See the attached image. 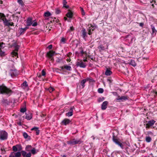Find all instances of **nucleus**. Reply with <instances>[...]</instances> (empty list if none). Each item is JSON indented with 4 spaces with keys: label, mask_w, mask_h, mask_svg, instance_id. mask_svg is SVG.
I'll return each mask as SVG.
<instances>
[{
    "label": "nucleus",
    "mask_w": 157,
    "mask_h": 157,
    "mask_svg": "<svg viewBox=\"0 0 157 157\" xmlns=\"http://www.w3.org/2000/svg\"><path fill=\"white\" fill-rule=\"evenodd\" d=\"M151 4V6H152L153 8L154 7V4L156 3V1L155 0H152V1H151L150 2Z\"/></svg>",
    "instance_id": "79ce46f5"
},
{
    "label": "nucleus",
    "mask_w": 157,
    "mask_h": 157,
    "mask_svg": "<svg viewBox=\"0 0 157 157\" xmlns=\"http://www.w3.org/2000/svg\"><path fill=\"white\" fill-rule=\"evenodd\" d=\"M21 153L20 152H11L9 157H21Z\"/></svg>",
    "instance_id": "0eeeda50"
},
{
    "label": "nucleus",
    "mask_w": 157,
    "mask_h": 157,
    "mask_svg": "<svg viewBox=\"0 0 157 157\" xmlns=\"http://www.w3.org/2000/svg\"><path fill=\"white\" fill-rule=\"evenodd\" d=\"M8 133L5 131H0V139L2 140H5L7 139Z\"/></svg>",
    "instance_id": "20e7f679"
},
{
    "label": "nucleus",
    "mask_w": 157,
    "mask_h": 157,
    "mask_svg": "<svg viewBox=\"0 0 157 157\" xmlns=\"http://www.w3.org/2000/svg\"><path fill=\"white\" fill-rule=\"evenodd\" d=\"M98 92L99 93H102L104 92V90L102 88H99L98 89Z\"/></svg>",
    "instance_id": "4c0bfd02"
},
{
    "label": "nucleus",
    "mask_w": 157,
    "mask_h": 157,
    "mask_svg": "<svg viewBox=\"0 0 157 157\" xmlns=\"http://www.w3.org/2000/svg\"><path fill=\"white\" fill-rule=\"evenodd\" d=\"M19 49V46L18 45H16L15 46V49L13 51L17 52Z\"/></svg>",
    "instance_id": "de8ad7c7"
},
{
    "label": "nucleus",
    "mask_w": 157,
    "mask_h": 157,
    "mask_svg": "<svg viewBox=\"0 0 157 157\" xmlns=\"http://www.w3.org/2000/svg\"><path fill=\"white\" fill-rule=\"evenodd\" d=\"M151 26L152 29L151 35L153 36H155L157 30L155 29V26L153 25H151Z\"/></svg>",
    "instance_id": "dca6fc26"
},
{
    "label": "nucleus",
    "mask_w": 157,
    "mask_h": 157,
    "mask_svg": "<svg viewBox=\"0 0 157 157\" xmlns=\"http://www.w3.org/2000/svg\"><path fill=\"white\" fill-rule=\"evenodd\" d=\"M4 44L3 42H0V49H1V48L2 47V45Z\"/></svg>",
    "instance_id": "e2e57ef3"
},
{
    "label": "nucleus",
    "mask_w": 157,
    "mask_h": 157,
    "mask_svg": "<svg viewBox=\"0 0 157 157\" xmlns=\"http://www.w3.org/2000/svg\"><path fill=\"white\" fill-rule=\"evenodd\" d=\"M51 15V13L49 11H47L44 13V15L46 17H48Z\"/></svg>",
    "instance_id": "c9c22d12"
},
{
    "label": "nucleus",
    "mask_w": 157,
    "mask_h": 157,
    "mask_svg": "<svg viewBox=\"0 0 157 157\" xmlns=\"http://www.w3.org/2000/svg\"><path fill=\"white\" fill-rule=\"evenodd\" d=\"M31 152H29L28 153L26 154L25 157H31Z\"/></svg>",
    "instance_id": "09e8293b"
},
{
    "label": "nucleus",
    "mask_w": 157,
    "mask_h": 157,
    "mask_svg": "<svg viewBox=\"0 0 157 157\" xmlns=\"http://www.w3.org/2000/svg\"><path fill=\"white\" fill-rule=\"evenodd\" d=\"M75 108V107L74 106H73V107H71L70 108L69 110V112H72V113H73V109H74Z\"/></svg>",
    "instance_id": "3c124183"
},
{
    "label": "nucleus",
    "mask_w": 157,
    "mask_h": 157,
    "mask_svg": "<svg viewBox=\"0 0 157 157\" xmlns=\"http://www.w3.org/2000/svg\"><path fill=\"white\" fill-rule=\"evenodd\" d=\"M17 148H19V151L22 149L20 145L17 144L16 145L13 146L12 147L13 150V152H17L18 150Z\"/></svg>",
    "instance_id": "9d476101"
},
{
    "label": "nucleus",
    "mask_w": 157,
    "mask_h": 157,
    "mask_svg": "<svg viewBox=\"0 0 157 157\" xmlns=\"http://www.w3.org/2000/svg\"><path fill=\"white\" fill-rule=\"evenodd\" d=\"M32 26L35 27V26H36V25H37V22H35L33 23V22H32Z\"/></svg>",
    "instance_id": "6e6d98bb"
},
{
    "label": "nucleus",
    "mask_w": 157,
    "mask_h": 157,
    "mask_svg": "<svg viewBox=\"0 0 157 157\" xmlns=\"http://www.w3.org/2000/svg\"><path fill=\"white\" fill-rule=\"evenodd\" d=\"M82 141L81 139H76L75 138L72 139L70 140L67 141V144L71 146H72L77 144H80L82 143Z\"/></svg>",
    "instance_id": "7ed1b4c3"
},
{
    "label": "nucleus",
    "mask_w": 157,
    "mask_h": 157,
    "mask_svg": "<svg viewBox=\"0 0 157 157\" xmlns=\"http://www.w3.org/2000/svg\"><path fill=\"white\" fill-rule=\"evenodd\" d=\"M76 65L77 66H79L81 67L85 68L86 65L83 63L82 60L80 62H78L76 63Z\"/></svg>",
    "instance_id": "4468645a"
},
{
    "label": "nucleus",
    "mask_w": 157,
    "mask_h": 157,
    "mask_svg": "<svg viewBox=\"0 0 157 157\" xmlns=\"http://www.w3.org/2000/svg\"><path fill=\"white\" fill-rule=\"evenodd\" d=\"M27 26H31L32 24V19L31 17H29L27 19L26 22Z\"/></svg>",
    "instance_id": "a211bd4d"
},
{
    "label": "nucleus",
    "mask_w": 157,
    "mask_h": 157,
    "mask_svg": "<svg viewBox=\"0 0 157 157\" xmlns=\"http://www.w3.org/2000/svg\"><path fill=\"white\" fill-rule=\"evenodd\" d=\"M86 79L87 81H89L90 83H94L95 82V81L92 78H87Z\"/></svg>",
    "instance_id": "473e14b6"
},
{
    "label": "nucleus",
    "mask_w": 157,
    "mask_h": 157,
    "mask_svg": "<svg viewBox=\"0 0 157 157\" xmlns=\"http://www.w3.org/2000/svg\"><path fill=\"white\" fill-rule=\"evenodd\" d=\"M82 35L81 36L85 40H86V38L87 37V33L86 31V30L85 29H83L82 31Z\"/></svg>",
    "instance_id": "9b49d317"
},
{
    "label": "nucleus",
    "mask_w": 157,
    "mask_h": 157,
    "mask_svg": "<svg viewBox=\"0 0 157 157\" xmlns=\"http://www.w3.org/2000/svg\"><path fill=\"white\" fill-rule=\"evenodd\" d=\"M26 111V109L25 108H22L21 109L20 111L21 113H24Z\"/></svg>",
    "instance_id": "8fccbe9b"
},
{
    "label": "nucleus",
    "mask_w": 157,
    "mask_h": 157,
    "mask_svg": "<svg viewBox=\"0 0 157 157\" xmlns=\"http://www.w3.org/2000/svg\"><path fill=\"white\" fill-rule=\"evenodd\" d=\"M109 82L110 84V87H111V85H113V79L111 77H109Z\"/></svg>",
    "instance_id": "c756f323"
},
{
    "label": "nucleus",
    "mask_w": 157,
    "mask_h": 157,
    "mask_svg": "<svg viewBox=\"0 0 157 157\" xmlns=\"http://www.w3.org/2000/svg\"><path fill=\"white\" fill-rule=\"evenodd\" d=\"M130 65L132 66L133 67H135L136 66V63L134 60L131 59L130 62L129 63Z\"/></svg>",
    "instance_id": "c85d7f7f"
},
{
    "label": "nucleus",
    "mask_w": 157,
    "mask_h": 157,
    "mask_svg": "<svg viewBox=\"0 0 157 157\" xmlns=\"http://www.w3.org/2000/svg\"><path fill=\"white\" fill-rule=\"evenodd\" d=\"M41 74L42 76H44L46 75V72L45 70L43 69L41 71Z\"/></svg>",
    "instance_id": "603ef678"
},
{
    "label": "nucleus",
    "mask_w": 157,
    "mask_h": 157,
    "mask_svg": "<svg viewBox=\"0 0 157 157\" xmlns=\"http://www.w3.org/2000/svg\"><path fill=\"white\" fill-rule=\"evenodd\" d=\"M155 121L153 120L147 121V123L145 125V128L147 130L150 128H151L152 126L154 125Z\"/></svg>",
    "instance_id": "39448f33"
},
{
    "label": "nucleus",
    "mask_w": 157,
    "mask_h": 157,
    "mask_svg": "<svg viewBox=\"0 0 157 157\" xmlns=\"http://www.w3.org/2000/svg\"><path fill=\"white\" fill-rule=\"evenodd\" d=\"M128 97L127 96H123L120 97V96H118V98H117V100L120 101V100H121L123 101L124 100H126L128 99Z\"/></svg>",
    "instance_id": "f3484780"
},
{
    "label": "nucleus",
    "mask_w": 157,
    "mask_h": 157,
    "mask_svg": "<svg viewBox=\"0 0 157 157\" xmlns=\"http://www.w3.org/2000/svg\"><path fill=\"white\" fill-rule=\"evenodd\" d=\"M12 55L13 56V57H14V56H17V57H18V53L17 52H16L15 51H13L11 53Z\"/></svg>",
    "instance_id": "72a5a7b5"
},
{
    "label": "nucleus",
    "mask_w": 157,
    "mask_h": 157,
    "mask_svg": "<svg viewBox=\"0 0 157 157\" xmlns=\"http://www.w3.org/2000/svg\"><path fill=\"white\" fill-rule=\"evenodd\" d=\"M80 10L81 11V13L82 15H84L85 14L84 10L82 8L80 7Z\"/></svg>",
    "instance_id": "49530a36"
},
{
    "label": "nucleus",
    "mask_w": 157,
    "mask_h": 157,
    "mask_svg": "<svg viewBox=\"0 0 157 157\" xmlns=\"http://www.w3.org/2000/svg\"><path fill=\"white\" fill-rule=\"evenodd\" d=\"M87 82L86 79H85L81 81L80 82V85L81 86L82 88H83L85 87V84Z\"/></svg>",
    "instance_id": "393cba45"
},
{
    "label": "nucleus",
    "mask_w": 157,
    "mask_h": 157,
    "mask_svg": "<svg viewBox=\"0 0 157 157\" xmlns=\"http://www.w3.org/2000/svg\"><path fill=\"white\" fill-rule=\"evenodd\" d=\"M29 27L27 26H26L24 28H21L19 30V33L20 35H21L24 34L25 33L26 30L28 29Z\"/></svg>",
    "instance_id": "2eb2a0df"
},
{
    "label": "nucleus",
    "mask_w": 157,
    "mask_h": 157,
    "mask_svg": "<svg viewBox=\"0 0 157 157\" xmlns=\"http://www.w3.org/2000/svg\"><path fill=\"white\" fill-rule=\"evenodd\" d=\"M31 131L34 130L36 131V135H38L40 133V130H39V128L36 127H34L31 129Z\"/></svg>",
    "instance_id": "412c9836"
},
{
    "label": "nucleus",
    "mask_w": 157,
    "mask_h": 157,
    "mask_svg": "<svg viewBox=\"0 0 157 157\" xmlns=\"http://www.w3.org/2000/svg\"><path fill=\"white\" fill-rule=\"evenodd\" d=\"M21 86L24 89H25L26 88H29L27 82L26 81H25L24 82L21 84Z\"/></svg>",
    "instance_id": "bb28decb"
},
{
    "label": "nucleus",
    "mask_w": 157,
    "mask_h": 157,
    "mask_svg": "<svg viewBox=\"0 0 157 157\" xmlns=\"http://www.w3.org/2000/svg\"><path fill=\"white\" fill-rule=\"evenodd\" d=\"M62 61V59L59 58H58L56 60V62L57 63H60Z\"/></svg>",
    "instance_id": "4d7b16f0"
},
{
    "label": "nucleus",
    "mask_w": 157,
    "mask_h": 157,
    "mask_svg": "<svg viewBox=\"0 0 157 157\" xmlns=\"http://www.w3.org/2000/svg\"><path fill=\"white\" fill-rule=\"evenodd\" d=\"M85 56L87 57L88 58L92 60H94L95 59L94 58L93 56L90 55H87L86 53H85Z\"/></svg>",
    "instance_id": "7c9ffc66"
},
{
    "label": "nucleus",
    "mask_w": 157,
    "mask_h": 157,
    "mask_svg": "<svg viewBox=\"0 0 157 157\" xmlns=\"http://www.w3.org/2000/svg\"><path fill=\"white\" fill-rule=\"evenodd\" d=\"M6 16L5 14L2 13H0V21H2L4 22L5 19H6Z\"/></svg>",
    "instance_id": "aec40b11"
},
{
    "label": "nucleus",
    "mask_w": 157,
    "mask_h": 157,
    "mask_svg": "<svg viewBox=\"0 0 157 157\" xmlns=\"http://www.w3.org/2000/svg\"><path fill=\"white\" fill-rule=\"evenodd\" d=\"M115 133H117V131L113 130L112 132L113 140L114 142L118 145L122 149H124V145L117 140Z\"/></svg>",
    "instance_id": "f03ea898"
},
{
    "label": "nucleus",
    "mask_w": 157,
    "mask_h": 157,
    "mask_svg": "<svg viewBox=\"0 0 157 157\" xmlns=\"http://www.w3.org/2000/svg\"><path fill=\"white\" fill-rule=\"evenodd\" d=\"M139 25L140 26L142 27L144 25V23H139Z\"/></svg>",
    "instance_id": "338daca9"
},
{
    "label": "nucleus",
    "mask_w": 157,
    "mask_h": 157,
    "mask_svg": "<svg viewBox=\"0 0 157 157\" xmlns=\"http://www.w3.org/2000/svg\"><path fill=\"white\" fill-rule=\"evenodd\" d=\"M112 72L110 71V68L109 67V75H110L111 74H112Z\"/></svg>",
    "instance_id": "052dcab7"
},
{
    "label": "nucleus",
    "mask_w": 157,
    "mask_h": 157,
    "mask_svg": "<svg viewBox=\"0 0 157 157\" xmlns=\"http://www.w3.org/2000/svg\"><path fill=\"white\" fill-rule=\"evenodd\" d=\"M33 147L30 145H28L25 147V150L27 151H31Z\"/></svg>",
    "instance_id": "a878e982"
},
{
    "label": "nucleus",
    "mask_w": 157,
    "mask_h": 157,
    "mask_svg": "<svg viewBox=\"0 0 157 157\" xmlns=\"http://www.w3.org/2000/svg\"><path fill=\"white\" fill-rule=\"evenodd\" d=\"M67 3V2L66 0H63V7L65 8L66 9L69 8V6L68 5H66Z\"/></svg>",
    "instance_id": "cd10ccee"
},
{
    "label": "nucleus",
    "mask_w": 157,
    "mask_h": 157,
    "mask_svg": "<svg viewBox=\"0 0 157 157\" xmlns=\"http://www.w3.org/2000/svg\"><path fill=\"white\" fill-rule=\"evenodd\" d=\"M147 134L148 135H150L153 136L154 135V134L151 131H148L147 132Z\"/></svg>",
    "instance_id": "864d4df0"
},
{
    "label": "nucleus",
    "mask_w": 157,
    "mask_h": 157,
    "mask_svg": "<svg viewBox=\"0 0 157 157\" xmlns=\"http://www.w3.org/2000/svg\"><path fill=\"white\" fill-rule=\"evenodd\" d=\"M96 28V26L90 24V26L89 27V28L88 29V34L89 35L91 34L92 33L93 31Z\"/></svg>",
    "instance_id": "423d86ee"
},
{
    "label": "nucleus",
    "mask_w": 157,
    "mask_h": 157,
    "mask_svg": "<svg viewBox=\"0 0 157 157\" xmlns=\"http://www.w3.org/2000/svg\"><path fill=\"white\" fill-rule=\"evenodd\" d=\"M152 140L151 138L149 136H146L145 137V141L147 143H150Z\"/></svg>",
    "instance_id": "b1692460"
},
{
    "label": "nucleus",
    "mask_w": 157,
    "mask_h": 157,
    "mask_svg": "<svg viewBox=\"0 0 157 157\" xmlns=\"http://www.w3.org/2000/svg\"><path fill=\"white\" fill-rule=\"evenodd\" d=\"M46 115L45 114H43V113H41L40 114V116L41 117H42L43 118H44L45 117V116H46Z\"/></svg>",
    "instance_id": "5fc2aeb1"
},
{
    "label": "nucleus",
    "mask_w": 157,
    "mask_h": 157,
    "mask_svg": "<svg viewBox=\"0 0 157 157\" xmlns=\"http://www.w3.org/2000/svg\"><path fill=\"white\" fill-rule=\"evenodd\" d=\"M108 102L107 101H105L103 102L101 105V109L102 110H105L107 108V105Z\"/></svg>",
    "instance_id": "6ab92c4d"
},
{
    "label": "nucleus",
    "mask_w": 157,
    "mask_h": 157,
    "mask_svg": "<svg viewBox=\"0 0 157 157\" xmlns=\"http://www.w3.org/2000/svg\"><path fill=\"white\" fill-rule=\"evenodd\" d=\"M71 122V121L67 118H65L61 122V124L62 125H67Z\"/></svg>",
    "instance_id": "6e6552de"
},
{
    "label": "nucleus",
    "mask_w": 157,
    "mask_h": 157,
    "mask_svg": "<svg viewBox=\"0 0 157 157\" xmlns=\"http://www.w3.org/2000/svg\"><path fill=\"white\" fill-rule=\"evenodd\" d=\"M66 39L64 37H62L61 38V40H60L61 42L63 43V44H65L66 43Z\"/></svg>",
    "instance_id": "37998d69"
},
{
    "label": "nucleus",
    "mask_w": 157,
    "mask_h": 157,
    "mask_svg": "<svg viewBox=\"0 0 157 157\" xmlns=\"http://www.w3.org/2000/svg\"><path fill=\"white\" fill-rule=\"evenodd\" d=\"M61 13V11L58 8L55 9V13L56 14H59Z\"/></svg>",
    "instance_id": "a19ab883"
},
{
    "label": "nucleus",
    "mask_w": 157,
    "mask_h": 157,
    "mask_svg": "<svg viewBox=\"0 0 157 157\" xmlns=\"http://www.w3.org/2000/svg\"><path fill=\"white\" fill-rule=\"evenodd\" d=\"M13 93V91L10 88L2 84L0 86V94H5L10 95Z\"/></svg>",
    "instance_id": "f257e3e1"
},
{
    "label": "nucleus",
    "mask_w": 157,
    "mask_h": 157,
    "mask_svg": "<svg viewBox=\"0 0 157 157\" xmlns=\"http://www.w3.org/2000/svg\"><path fill=\"white\" fill-rule=\"evenodd\" d=\"M23 135L25 139H26L28 137H30L29 136L28 134L25 132H23Z\"/></svg>",
    "instance_id": "f704fd0d"
},
{
    "label": "nucleus",
    "mask_w": 157,
    "mask_h": 157,
    "mask_svg": "<svg viewBox=\"0 0 157 157\" xmlns=\"http://www.w3.org/2000/svg\"><path fill=\"white\" fill-rule=\"evenodd\" d=\"M5 52H4L2 51L1 49L0 51V56L2 57L5 56Z\"/></svg>",
    "instance_id": "58836bf2"
},
{
    "label": "nucleus",
    "mask_w": 157,
    "mask_h": 157,
    "mask_svg": "<svg viewBox=\"0 0 157 157\" xmlns=\"http://www.w3.org/2000/svg\"><path fill=\"white\" fill-rule=\"evenodd\" d=\"M10 20H8L7 19H5L3 22V23L5 26H14V24L13 22H10Z\"/></svg>",
    "instance_id": "1a4fd4ad"
},
{
    "label": "nucleus",
    "mask_w": 157,
    "mask_h": 157,
    "mask_svg": "<svg viewBox=\"0 0 157 157\" xmlns=\"http://www.w3.org/2000/svg\"><path fill=\"white\" fill-rule=\"evenodd\" d=\"M104 99L105 98L103 97L99 98L98 99V102H100L103 101L104 100Z\"/></svg>",
    "instance_id": "ea45409f"
},
{
    "label": "nucleus",
    "mask_w": 157,
    "mask_h": 157,
    "mask_svg": "<svg viewBox=\"0 0 157 157\" xmlns=\"http://www.w3.org/2000/svg\"><path fill=\"white\" fill-rule=\"evenodd\" d=\"M52 44L49 45L47 47V48H48L50 50L52 49Z\"/></svg>",
    "instance_id": "bf43d9fd"
},
{
    "label": "nucleus",
    "mask_w": 157,
    "mask_h": 157,
    "mask_svg": "<svg viewBox=\"0 0 157 157\" xmlns=\"http://www.w3.org/2000/svg\"><path fill=\"white\" fill-rule=\"evenodd\" d=\"M60 68L61 69L60 70L64 71V69H66L67 71H70L71 70V67L70 66H68L67 65H64V66L60 67Z\"/></svg>",
    "instance_id": "ddd939ff"
},
{
    "label": "nucleus",
    "mask_w": 157,
    "mask_h": 157,
    "mask_svg": "<svg viewBox=\"0 0 157 157\" xmlns=\"http://www.w3.org/2000/svg\"><path fill=\"white\" fill-rule=\"evenodd\" d=\"M37 151H36V149L34 147H33L31 151V154H33V155L37 153Z\"/></svg>",
    "instance_id": "2f4dec72"
},
{
    "label": "nucleus",
    "mask_w": 157,
    "mask_h": 157,
    "mask_svg": "<svg viewBox=\"0 0 157 157\" xmlns=\"http://www.w3.org/2000/svg\"><path fill=\"white\" fill-rule=\"evenodd\" d=\"M74 30V29L73 26H71L70 27V29L69 30V31H73Z\"/></svg>",
    "instance_id": "680f3d73"
},
{
    "label": "nucleus",
    "mask_w": 157,
    "mask_h": 157,
    "mask_svg": "<svg viewBox=\"0 0 157 157\" xmlns=\"http://www.w3.org/2000/svg\"><path fill=\"white\" fill-rule=\"evenodd\" d=\"M73 113L72 112H68L67 113H66L65 115L66 116L68 117H71L73 115Z\"/></svg>",
    "instance_id": "e433bc0d"
},
{
    "label": "nucleus",
    "mask_w": 157,
    "mask_h": 157,
    "mask_svg": "<svg viewBox=\"0 0 157 157\" xmlns=\"http://www.w3.org/2000/svg\"><path fill=\"white\" fill-rule=\"evenodd\" d=\"M17 2L19 3V4L21 6H23L24 5V3L22 0H17Z\"/></svg>",
    "instance_id": "a18cd8bd"
},
{
    "label": "nucleus",
    "mask_w": 157,
    "mask_h": 157,
    "mask_svg": "<svg viewBox=\"0 0 157 157\" xmlns=\"http://www.w3.org/2000/svg\"><path fill=\"white\" fill-rule=\"evenodd\" d=\"M49 58L51 59V61L52 62H53L54 61V58L53 57H52V58Z\"/></svg>",
    "instance_id": "69168bd1"
},
{
    "label": "nucleus",
    "mask_w": 157,
    "mask_h": 157,
    "mask_svg": "<svg viewBox=\"0 0 157 157\" xmlns=\"http://www.w3.org/2000/svg\"><path fill=\"white\" fill-rule=\"evenodd\" d=\"M153 92L155 93V94L154 95V96H156L157 95V92L155 91H153Z\"/></svg>",
    "instance_id": "774afa93"
},
{
    "label": "nucleus",
    "mask_w": 157,
    "mask_h": 157,
    "mask_svg": "<svg viewBox=\"0 0 157 157\" xmlns=\"http://www.w3.org/2000/svg\"><path fill=\"white\" fill-rule=\"evenodd\" d=\"M21 154H22V156H23V157H25V155L26 154V152L24 151H21Z\"/></svg>",
    "instance_id": "c03bdc74"
},
{
    "label": "nucleus",
    "mask_w": 157,
    "mask_h": 157,
    "mask_svg": "<svg viewBox=\"0 0 157 157\" xmlns=\"http://www.w3.org/2000/svg\"><path fill=\"white\" fill-rule=\"evenodd\" d=\"M54 90V88L52 87H50L49 89V90L50 92H52Z\"/></svg>",
    "instance_id": "13d9d810"
},
{
    "label": "nucleus",
    "mask_w": 157,
    "mask_h": 157,
    "mask_svg": "<svg viewBox=\"0 0 157 157\" xmlns=\"http://www.w3.org/2000/svg\"><path fill=\"white\" fill-rule=\"evenodd\" d=\"M55 53V51L52 50H50L47 53L46 56L48 58H52V57H53Z\"/></svg>",
    "instance_id": "f8f14e48"
},
{
    "label": "nucleus",
    "mask_w": 157,
    "mask_h": 157,
    "mask_svg": "<svg viewBox=\"0 0 157 157\" xmlns=\"http://www.w3.org/2000/svg\"><path fill=\"white\" fill-rule=\"evenodd\" d=\"M105 74L106 75H108V68H106Z\"/></svg>",
    "instance_id": "0e129e2a"
},
{
    "label": "nucleus",
    "mask_w": 157,
    "mask_h": 157,
    "mask_svg": "<svg viewBox=\"0 0 157 157\" xmlns=\"http://www.w3.org/2000/svg\"><path fill=\"white\" fill-rule=\"evenodd\" d=\"M73 13L69 10L68 12L66 14V16L68 17L72 18L73 16Z\"/></svg>",
    "instance_id": "4be33fe9"
},
{
    "label": "nucleus",
    "mask_w": 157,
    "mask_h": 157,
    "mask_svg": "<svg viewBox=\"0 0 157 157\" xmlns=\"http://www.w3.org/2000/svg\"><path fill=\"white\" fill-rule=\"evenodd\" d=\"M26 117L25 119L27 120H30L32 117V114L30 113H29L28 114L27 113H26Z\"/></svg>",
    "instance_id": "5701e85b"
}]
</instances>
